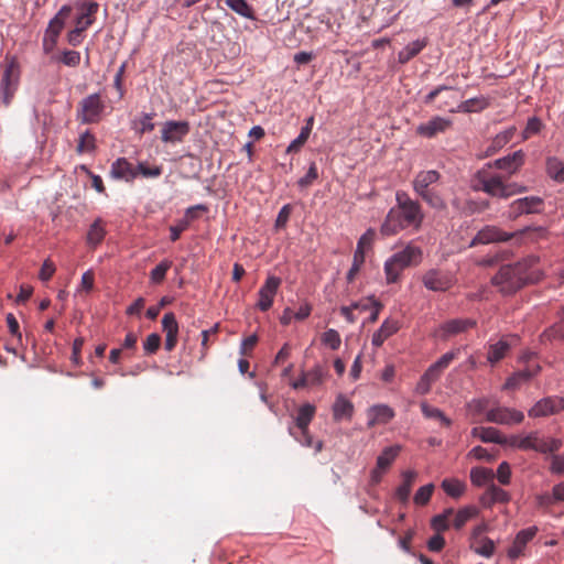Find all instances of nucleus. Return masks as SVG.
<instances>
[{"mask_svg": "<svg viewBox=\"0 0 564 564\" xmlns=\"http://www.w3.org/2000/svg\"><path fill=\"white\" fill-rule=\"evenodd\" d=\"M539 258L529 256L522 260L502 265L492 278V283L503 294H512L530 283H536L542 278L538 267Z\"/></svg>", "mask_w": 564, "mask_h": 564, "instance_id": "obj_1", "label": "nucleus"}, {"mask_svg": "<svg viewBox=\"0 0 564 564\" xmlns=\"http://www.w3.org/2000/svg\"><path fill=\"white\" fill-rule=\"evenodd\" d=\"M397 207L391 208L381 225V234L392 236L402 229L413 227L419 229L424 219V213L417 200L412 199L408 193L399 191L395 194Z\"/></svg>", "mask_w": 564, "mask_h": 564, "instance_id": "obj_2", "label": "nucleus"}, {"mask_svg": "<svg viewBox=\"0 0 564 564\" xmlns=\"http://www.w3.org/2000/svg\"><path fill=\"white\" fill-rule=\"evenodd\" d=\"M475 188L490 196L508 198L512 195L527 192V187L517 183H508L506 175L498 173L491 164L481 169L475 176Z\"/></svg>", "mask_w": 564, "mask_h": 564, "instance_id": "obj_3", "label": "nucleus"}, {"mask_svg": "<svg viewBox=\"0 0 564 564\" xmlns=\"http://www.w3.org/2000/svg\"><path fill=\"white\" fill-rule=\"evenodd\" d=\"M422 250L413 245H408L403 250L395 252L384 262L387 283H395L402 271L421 261Z\"/></svg>", "mask_w": 564, "mask_h": 564, "instance_id": "obj_4", "label": "nucleus"}, {"mask_svg": "<svg viewBox=\"0 0 564 564\" xmlns=\"http://www.w3.org/2000/svg\"><path fill=\"white\" fill-rule=\"evenodd\" d=\"M509 446L521 451H535L542 454L555 453L562 446V441L553 437H544L534 431L524 436L513 435L509 437Z\"/></svg>", "mask_w": 564, "mask_h": 564, "instance_id": "obj_5", "label": "nucleus"}, {"mask_svg": "<svg viewBox=\"0 0 564 564\" xmlns=\"http://www.w3.org/2000/svg\"><path fill=\"white\" fill-rule=\"evenodd\" d=\"M105 104L99 94L84 98L77 109V120L83 123H96L101 119Z\"/></svg>", "mask_w": 564, "mask_h": 564, "instance_id": "obj_6", "label": "nucleus"}, {"mask_svg": "<svg viewBox=\"0 0 564 564\" xmlns=\"http://www.w3.org/2000/svg\"><path fill=\"white\" fill-rule=\"evenodd\" d=\"M20 80V67L19 64L11 59L9 61L3 69L2 78L0 82V90L2 94V101L4 106H9L17 89Z\"/></svg>", "mask_w": 564, "mask_h": 564, "instance_id": "obj_7", "label": "nucleus"}, {"mask_svg": "<svg viewBox=\"0 0 564 564\" xmlns=\"http://www.w3.org/2000/svg\"><path fill=\"white\" fill-rule=\"evenodd\" d=\"M531 228H525L523 230H520L514 234H508L502 231L496 226H486L482 229H480L477 235L473 238V240L469 243V247H475L477 245H488L492 242H502L508 241L513 237L522 236L525 234H529Z\"/></svg>", "mask_w": 564, "mask_h": 564, "instance_id": "obj_8", "label": "nucleus"}, {"mask_svg": "<svg viewBox=\"0 0 564 564\" xmlns=\"http://www.w3.org/2000/svg\"><path fill=\"white\" fill-rule=\"evenodd\" d=\"M544 209V200L539 196H527L513 200L508 208V218L517 219L522 215L540 214Z\"/></svg>", "mask_w": 564, "mask_h": 564, "instance_id": "obj_9", "label": "nucleus"}, {"mask_svg": "<svg viewBox=\"0 0 564 564\" xmlns=\"http://www.w3.org/2000/svg\"><path fill=\"white\" fill-rule=\"evenodd\" d=\"M191 131V124L186 120H167L161 128V140L166 144L182 143Z\"/></svg>", "mask_w": 564, "mask_h": 564, "instance_id": "obj_10", "label": "nucleus"}, {"mask_svg": "<svg viewBox=\"0 0 564 564\" xmlns=\"http://www.w3.org/2000/svg\"><path fill=\"white\" fill-rule=\"evenodd\" d=\"M524 420V414L513 408L494 406L487 411L486 421L500 425H518Z\"/></svg>", "mask_w": 564, "mask_h": 564, "instance_id": "obj_11", "label": "nucleus"}, {"mask_svg": "<svg viewBox=\"0 0 564 564\" xmlns=\"http://www.w3.org/2000/svg\"><path fill=\"white\" fill-rule=\"evenodd\" d=\"M564 411V398L551 395L539 400L528 412L530 417H546Z\"/></svg>", "mask_w": 564, "mask_h": 564, "instance_id": "obj_12", "label": "nucleus"}, {"mask_svg": "<svg viewBox=\"0 0 564 564\" xmlns=\"http://www.w3.org/2000/svg\"><path fill=\"white\" fill-rule=\"evenodd\" d=\"M443 93H446L444 98L440 101V104L436 106L437 109L445 110L447 109L451 112H457V108H454V105L457 104L458 98L456 96V89L449 86L441 85L434 88L432 91H430L425 98L424 102L426 105L433 104L438 96H441Z\"/></svg>", "mask_w": 564, "mask_h": 564, "instance_id": "obj_13", "label": "nucleus"}, {"mask_svg": "<svg viewBox=\"0 0 564 564\" xmlns=\"http://www.w3.org/2000/svg\"><path fill=\"white\" fill-rule=\"evenodd\" d=\"M477 322L473 318H454L449 319L437 328L435 335L442 339H447L476 327Z\"/></svg>", "mask_w": 564, "mask_h": 564, "instance_id": "obj_14", "label": "nucleus"}, {"mask_svg": "<svg viewBox=\"0 0 564 564\" xmlns=\"http://www.w3.org/2000/svg\"><path fill=\"white\" fill-rule=\"evenodd\" d=\"M424 286L434 292H445L449 290L454 280L453 276L444 271L431 269L422 278Z\"/></svg>", "mask_w": 564, "mask_h": 564, "instance_id": "obj_15", "label": "nucleus"}, {"mask_svg": "<svg viewBox=\"0 0 564 564\" xmlns=\"http://www.w3.org/2000/svg\"><path fill=\"white\" fill-rule=\"evenodd\" d=\"M524 158L525 155L523 151L518 150L512 154L496 160L491 165L492 169L495 167L496 170H498V173L505 174L506 180L508 181L524 164Z\"/></svg>", "mask_w": 564, "mask_h": 564, "instance_id": "obj_16", "label": "nucleus"}, {"mask_svg": "<svg viewBox=\"0 0 564 564\" xmlns=\"http://www.w3.org/2000/svg\"><path fill=\"white\" fill-rule=\"evenodd\" d=\"M281 283L282 280L279 276L270 275L267 278L258 292L259 301L257 306L260 311L267 312L272 307L274 296L276 295Z\"/></svg>", "mask_w": 564, "mask_h": 564, "instance_id": "obj_17", "label": "nucleus"}, {"mask_svg": "<svg viewBox=\"0 0 564 564\" xmlns=\"http://www.w3.org/2000/svg\"><path fill=\"white\" fill-rule=\"evenodd\" d=\"M536 533V527H530L519 531L512 542V545L507 551L508 557L510 560H516L520 556H523L528 543L533 540Z\"/></svg>", "mask_w": 564, "mask_h": 564, "instance_id": "obj_18", "label": "nucleus"}, {"mask_svg": "<svg viewBox=\"0 0 564 564\" xmlns=\"http://www.w3.org/2000/svg\"><path fill=\"white\" fill-rule=\"evenodd\" d=\"M452 127V120L443 117H433L431 120L423 122L416 127V133L424 138H434L440 133H444Z\"/></svg>", "mask_w": 564, "mask_h": 564, "instance_id": "obj_19", "label": "nucleus"}, {"mask_svg": "<svg viewBox=\"0 0 564 564\" xmlns=\"http://www.w3.org/2000/svg\"><path fill=\"white\" fill-rule=\"evenodd\" d=\"M76 8L79 10V13L75 19V29L85 32L95 22L99 4L93 1L82 2L77 3Z\"/></svg>", "mask_w": 564, "mask_h": 564, "instance_id": "obj_20", "label": "nucleus"}, {"mask_svg": "<svg viewBox=\"0 0 564 564\" xmlns=\"http://www.w3.org/2000/svg\"><path fill=\"white\" fill-rule=\"evenodd\" d=\"M517 340L516 336H506L500 338L497 343H490L488 345L487 359L491 365L497 364L503 359L511 348L513 341Z\"/></svg>", "mask_w": 564, "mask_h": 564, "instance_id": "obj_21", "label": "nucleus"}, {"mask_svg": "<svg viewBox=\"0 0 564 564\" xmlns=\"http://www.w3.org/2000/svg\"><path fill=\"white\" fill-rule=\"evenodd\" d=\"M162 327L166 335L164 348L167 351H172L177 344L178 337V324L173 313L170 312L164 314L162 318Z\"/></svg>", "mask_w": 564, "mask_h": 564, "instance_id": "obj_22", "label": "nucleus"}, {"mask_svg": "<svg viewBox=\"0 0 564 564\" xmlns=\"http://www.w3.org/2000/svg\"><path fill=\"white\" fill-rule=\"evenodd\" d=\"M470 434L473 437H477L484 443L509 445V438L503 436L496 427L476 426L471 429Z\"/></svg>", "mask_w": 564, "mask_h": 564, "instance_id": "obj_23", "label": "nucleus"}, {"mask_svg": "<svg viewBox=\"0 0 564 564\" xmlns=\"http://www.w3.org/2000/svg\"><path fill=\"white\" fill-rule=\"evenodd\" d=\"M368 427L371 429L378 424H387L394 417V411L386 404L371 406L367 411Z\"/></svg>", "mask_w": 564, "mask_h": 564, "instance_id": "obj_24", "label": "nucleus"}, {"mask_svg": "<svg viewBox=\"0 0 564 564\" xmlns=\"http://www.w3.org/2000/svg\"><path fill=\"white\" fill-rule=\"evenodd\" d=\"M441 174L435 170L421 171L419 172L413 181L412 186L416 195H420L429 189H432V185L438 182Z\"/></svg>", "mask_w": 564, "mask_h": 564, "instance_id": "obj_25", "label": "nucleus"}, {"mask_svg": "<svg viewBox=\"0 0 564 564\" xmlns=\"http://www.w3.org/2000/svg\"><path fill=\"white\" fill-rule=\"evenodd\" d=\"M400 329V323L397 319L387 318L383 321L378 330H376L371 338V344L375 347H381L383 343Z\"/></svg>", "mask_w": 564, "mask_h": 564, "instance_id": "obj_26", "label": "nucleus"}, {"mask_svg": "<svg viewBox=\"0 0 564 564\" xmlns=\"http://www.w3.org/2000/svg\"><path fill=\"white\" fill-rule=\"evenodd\" d=\"M73 12V7L69 4L63 6L58 12L55 14V17L50 21L48 26L45 31V33L48 34L51 37H58L65 22L68 20Z\"/></svg>", "mask_w": 564, "mask_h": 564, "instance_id": "obj_27", "label": "nucleus"}, {"mask_svg": "<svg viewBox=\"0 0 564 564\" xmlns=\"http://www.w3.org/2000/svg\"><path fill=\"white\" fill-rule=\"evenodd\" d=\"M401 476H402V482L395 489L394 495H395V498L401 503H408L413 484L417 477V473L413 469H409V470L402 471Z\"/></svg>", "mask_w": 564, "mask_h": 564, "instance_id": "obj_28", "label": "nucleus"}, {"mask_svg": "<svg viewBox=\"0 0 564 564\" xmlns=\"http://www.w3.org/2000/svg\"><path fill=\"white\" fill-rule=\"evenodd\" d=\"M110 173L112 177L124 181H132L138 175V172L133 169L132 164L124 158H120L112 163Z\"/></svg>", "mask_w": 564, "mask_h": 564, "instance_id": "obj_29", "label": "nucleus"}, {"mask_svg": "<svg viewBox=\"0 0 564 564\" xmlns=\"http://www.w3.org/2000/svg\"><path fill=\"white\" fill-rule=\"evenodd\" d=\"M427 45V39L416 40L410 44H408L403 50H401L398 54V62L400 64H406L416 55H419Z\"/></svg>", "mask_w": 564, "mask_h": 564, "instance_id": "obj_30", "label": "nucleus"}, {"mask_svg": "<svg viewBox=\"0 0 564 564\" xmlns=\"http://www.w3.org/2000/svg\"><path fill=\"white\" fill-rule=\"evenodd\" d=\"M354 413L352 403L347 400L344 395H338L333 405V416L335 421L343 419L350 420Z\"/></svg>", "mask_w": 564, "mask_h": 564, "instance_id": "obj_31", "label": "nucleus"}, {"mask_svg": "<svg viewBox=\"0 0 564 564\" xmlns=\"http://www.w3.org/2000/svg\"><path fill=\"white\" fill-rule=\"evenodd\" d=\"M316 408L311 403L301 405L297 414L294 417L295 427L297 430H305L315 416Z\"/></svg>", "mask_w": 564, "mask_h": 564, "instance_id": "obj_32", "label": "nucleus"}, {"mask_svg": "<svg viewBox=\"0 0 564 564\" xmlns=\"http://www.w3.org/2000/svg\"><path fill=\"white\" fill-rule=\"evenodd\" d=\"M313 124H314V117L311 116L306 119V123L304 127H302L301 129V132L300 134L297 135L296 139H294L290 145L286 149V152L288 153H292V152H299L300 149L305 144V142L307 141L311 132H312V129H313Z\"/></svg>", "mask_w": 564, "mask_h": 564, "instance_id": "obj_33", "label": "nucleus"}, {"mask_svg": "<svg viewBox=\"0 0 564 564\" xmlns=\"http://www.w3.org/2000/svg\"><path fill=\"white\" fill-rule=\"evenodd\" d=\"M479 509L476 506H466L460 508L453 520V527L460 530L469 520L476 518Z\"/></svg>", "mask_w": 564, "mask_h": 564, "instance_id": "obj_34", "label": "nucleus"}, {"mask_svg": "<svg viewBox=\"0 0 564 564\" xmlns=\"http://www.w3.org/2000/svg\"><path fill=\"white\" fill-rule=\"evenodd\" d=\"M489 106V101L486 97H474L462 101L457 106V112H478L486 109Z\"/></svg>", "mask_w": 564, "mask_h": 564, "instance_id": "obj_35", "label": "nucleus"}, {"mask_svg": "<svg viewBox=\"0 0 564 564\" xmlns=\"http://www.w3.org/2000/svg\"><path fill=\"white\" fill-rule=\"evenodd\" d=\"M299 431H300V434H296L292 426L289 427L290 435H292L301 445H303L305 447H313L314 446L315 453L322 452V449H323V442L322 441H317V442L314 443L313 442V437L310 434L308 427H306L305 430H299Z\"/></svg>", "mask_w": 564, "mask_h": 564, "instance_id": "obj_36", "label": "nucleus"}, {"mask_svg": "<svg viewBox=\"0 0 564 564\" xmlns=\"http://www.w3.org/2000/svg\"><path fill=\"white\" fill-rule=\"evenodd\" d=\"M442 489L452 498L458 499L466 491V484L456 478H446L441 484Z\"/></svg>", "mask_w": 564, "mask_h": 564, "instance_id": "obj_37", "label": "nucleus"}, {"mask_svg": "<svg viewBox=\"0 0 564 564\" xmlns=\"http://www.w3.org/2000/svg\"><path fill=\"white\" fill-rule=\"evenodd\" d=\"M400 451L401 446L399 445L386 447L378 456L376 465L382 470L387 471L394 459L398 457Z\"/></svg>", "mask_w": 564, "mask_h": 564, "instance_id": "obj_38", "label": "nucleus"}, {"mask_svg": "<svg viewBox=\"0 0 564 564\" xmlns=\"http://www.w3.org/2000/svg\"><path fill=\"white\" fill-rule=\"evenodd\" d=\"M106 236V229L104 227V223L100 218L96 219L88 232H87V243L91 247H97L104 240Z\"/></svg>", "mask_w": 564, "mask_h": 564, "instance_id": "obj_39", "label": "nucleus"}, {"mask_svg": "<svg viewBox=\"0 0 564 564\" xmlns=\"http://www.w3.org/2000/svg\"><path fill=\"white\" fill-rule=\"evenodd\" d=\"M539 369V366H536L534 370L525 369L514 373L507 379L506 383L503 384V389L509 390L518 388L522 382L530 380L534 375H536Z\"/></svg>", "mask_w": 564, "mask_h": 564, "instance_id": "obj_40", "label": "nucleus"}, {"mask_svg": "<svg viewBox=\"0 0 564 564\" xmlns=\"http://www.w3.org/2000/svg\"><path fill=\"white\" fill-rule=\"evenodd\" d=\"M546 174L555 182H564V162L557 158H549L546 160Z\"/></svg>", "mask_w": 564, "mask_h": 564, "instance_id": "obj_41", "label": "nucleus"}, {"mask_svg": "<svg viewBox=\"0 0 564 564\" xmlns=\"http://www.w3.org/2000/svg\"><path fill=\"white\" fill-rule=\"evenodd\" d=\"M154 112H144L138 119L133 120L132 129L138 133L144 134L154 130L155 124L153 123Z\"/></svg>", "mask_w": 564, "mask_h": 564, "instance_id": "obj_42", "label": "nucleus"}, {"mask_svg": "<svg viewBox=\"0 0 564 564\" xmlns=\"http://www.w3.org/2000/svg\"><path fill=\"white\" fill-rule=\"evenodd\" d=\"M471 547L474 549L475 553L489 558L495 554L496 544L491 539L484 536L477 541H474Z\"/></svg>", "mask_w": 564, "mask_h": 564, "instance_id": "obj_43", "label": "nucleus"}, {"mask_svg": "<svg viewBox=\"0 0 564 564\" xmlns=\"http://www.w3.org/2000/svg\"><path fill=\"white\" fill-rule=\"evenodd\" d=\"M494 473L491 469L485 467H474L470 470V480L473 485L477 487L485 486L486 484L492 481Z\"/></svg>", "mask_w": 564, "mask_h": 564, "instance_id": "obj_44", "label": "nucleus"}, {"mask_svg": "<svg viewBox=\"0 0 564 564\" xmlns=\"http://www.w3.org/2000/svg\"><path fill=\"white\" fill-rule=\"evenodd\" d=\"M429 206L436 210H443L446 208V203L443 197L434 189H429L419 195Z\"/></svg>", "mask_w": 564, "mask_h": 564, "instance_id": "obj_45", "label": "nucleus"}, {"mask_svg": "<svg viewBox=\"0 0 564 564\" xmlns=\"http://www.w3.org/2000/svg\"><path fill=\"white\" fill-rule=\"evenodd\" d=\"M96 148V138L89 131H85L79 135V140L76 147L78 154L90 153Z\"/></svg>", "mask_w": 564, "mask_h": 564, "instance_id": "obj_46", "label": "nucleus"}, {"mask_svg": "<svg viewBox=\"0 0 564 564\" xmlns=\"http://www.w3.org/2000/svg\"><path fill=\"white\" fill-rule=\"evenodd\" d=\"M226 4L237 14L247 19H254L253 9L246 0H226Z\"/></svg>", "mask_w": 564, "mask_h": 564, "instance_id": "obj_47", "label": "nucleus"}, {"mask_svg": "<svg viewBox=\"0 0 564 564\" xmlns=\"http://www.w3.org/2000/svg\"><path fill=\"white\" fill-rule=\"evenodd\" d=\"M421 410L423 415L427 419L440 420L441 423L445 426H449L452 424V421L445 416V414L440 409L431 406L425 401L421 403Z\"/></svg>", "mask_w": 564, "mask_h": 564, "instance_id": "obj_48", "label": "nucleus"}, {"mask_svg": "<svg viewBox=\"0 0 564 564\" xmlns=\"http://www.w3.org/2000/svg\"><path fill=\"white\" fill-rule=\"evenodd\" d=\"M171 260H162L154 269L150 272V280L154 284H161L165 280L166 272L172 267Z\"/></svg>", "mask_w": 564, "mask_h": 564, "instance_id": "obj_49", "label": "nucleus"}, {"mask_svg": "<svg viewBox=\"0 0 564 564\" xmlns=\"http://www.w3.org/2000/svg\"><path fill=\"white\" fill-rule=\"evenodd\" d=\"M435 486L433 484H427L417 489L414 495L413 501L416 506H425L430 502L432 495L434 492Z\"/></svg>", "mask_w": 564, "mask_h": 564, "instance_id": "obj_50", "label": "nucleus"}, {"mask_svg": "<svg viewBox=\"0 0 564 564\" xmlns=\"http://www.w3.org/2000/svg\"><path fill=\"white\" fill-rule=\"evenodd\" d=\"M321 340L325 346L329 347L332 350H337L341 344L339 333L333 328H329L326 332H324Z\"/></svg>", "mask_w": 564, "mask_h": 564, "instance_id": "obj_51", "label": "nucleus"}, {"mask_svg": "<svg viewBox=\"0 0 564 564\" xmlns=\"http://www.w3.org/2000/svg\"><path fill=\"white\" fill-rule=\"evenodd\" d=\"M513 134H514V128H510L506 131L498 133L495 137V139L492 140L491 147L489 148L488 152L489 151L495 152L498 149H501L502 147H505L508 142L511 141V139L513 138Z\"/></svg>", "mask_w": 564, "mask_h": 564, "instance_id": "obj_52", "label": "nucleus"}, {"mask_svg": "<svg viewBox=\"0 0 564 564\" xmlns=\"http://www.w3.org/2000/svg\"><path fill=\"white\" fill-rule=\"evenodd\" d=\"M58 61L66 66L76 67L80 63V53L77 51L66 50L61 54Z\"/></svg>", "mask_w": 564, "mask_h": 564, "instance_id": "obj_53", "label": "nucleus"}, {"mask_svg": "<svg viewBox=\"0 0 564 564\" xmlns=\"http://www.w3.org/2000/svg\"><path fill=\"white\" fill-rule=\"evenodd\" d=\"M542 127V121L539 118H530L522 133L523 139L527 140L532 135L538 134L541 131Z\"/></svg>", "mask_w": 564, "mask_h": 564, "instance_id": "obj_54", "label": "nucleus"}, {"mask_svg": "<svg viewBox=\"0 0 564 564\" xmlns=\"http://www.w3.org/2000/svg\"><path fill=\"white\" fill-rule=\"evenodd\" d=\"M160 345H161V337L159 334L156 333H152L150 334L144 344H143V348H144V351L145 354H155L158 351V349L160 348Z\"/></svg>", "mask_w": 564, "mask_h": 564, "instance_id": "obj_55", "label": "nucleus"}, {"mask_svg": "<svg viewBox=\"0 0 564 564\" xmlns=\"http://www.w3.org/2000/svg\"><path fill=\"white\" fill-rule=\"evenodd\" d=\"M376 238V231L372 228H369L358 240L357 248L364 251L370 249L373 245Z\"/></svg>", "mask_w": 564, "mask_h": 564, "instance_id": "obj_56", "label": "nucleus"}, {"mask_svg": "<svg viewBox=\"0 0 564 564\" xmlns=\"http://www.w3.org/2000/svg\"><path fill=\"white\" fill-rule=\"evenodd\" d=\"M305 376L308 380V384L317 386L323 382L325 372L321 366H315L313 369L305 372Z\"/></svg>", "mask_w": 564, "mask_h": 564, "instance_id": "obj_57", "label": "nucleus"}, {"mask_svg": "<svg viewBox=\"0 0 564 564\" xmlns=\"http://www.w3.org/2000/svg\"><path fill=\"white\" fill-rule=\"evenodd\" d=\"M488 494L490 495L494 502H508L510 499L509 494L506 490L497 487L494 484L489 486Z\"/></svg>", "mask_w": 564, "mask_h": 564, "instance_id": "obj_58", "label": "nucleus"}, {"mask_svg": "<svg viewBox=\"0 0 564 564\" xmlns=\"http://www.w3.org/2000/svg\"><path fill=\"white\" fill-rule=\"evenodd\" d=\"M318 177V172H317V166L316 164L313 162L311 163L310 167H308V171L307 173L305 174V176H303L302 178L299 180V185L301 187H307L310 185H312V183Z\"/></svg>", "mask_w": 564, "mask_h": 564, "instance_id": "obj_59", "label": "nucleus"}, {"mask_svg": "<svg viewBox=\"0 0 564 564\" xmlns=\"http://www.w3.org/2000/svg\"><path fill=\"white\" fill-rule=\"evenodd\" d=\"M497 478L500 484L508 485L511 478L510 465L507 462H502L497 469Z\"/></svg>", "mask_w": 564, "mask_h": 564, "instance_id": "obj_60", "label": "nucleus"}, {"mask_svg": "<svg viewBox=\"0 0 564 564\" xmlns=\"http://www.w3.org/2000/svg\"><path fill=\"white\" fill-rule=\"evenodd\" d=\"M489 399L487 398H480V399H474L468 403V408L475 412V413H484L489 410Z\"/></svg>", "mask_w": 564, "mask_h": 564, "instance_id": "obj_61", "label": "nucleus"}, {"mask_svg": "<svg viewBox=\"0 0 564 564\" xmlns=\"http://www.w3.org/2000/svg\"><path fill=\"white\" fill-rule=\"evenodd\" d=\"M431 527L436 533L440 534L441 532L448 530L449 522L445 520V516L436 514L431 520Z\"/></svg>", "mask_w": 564, "mask_h": 564, "instance_id": "obj_62", "label": "nucleus"}, {"mask_svg": "<svg viewBox=\"0 0 564 564\" xmlns=\"http://www.w3.org/2000/svg\"><path fill=\"white\" fill-rule=\"evenodd\" d=\"M54 273H55L54 263L50 259H46L42 264L39 278L45 282V281H48L53 276Z\"/></svg>", "mask_w": 564, "mask_h": 564, "instance_id": "obj_63", "label": "nucleus"}, {"mask_svg": "<svg viewBox=\"0 0 564 564\" xmlns=\"http://www.w3.org/2000/svg\"><path fill=\"white\" fill-rule=\"evenodd\" d=\"M550 469L553 474L563 475L564 474V455H553Z\"/></svg>", "mask_w": 564, "mask_h": 564, "instance_id": "obj_64", "label": "nucleus"}]
</instances>
